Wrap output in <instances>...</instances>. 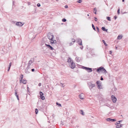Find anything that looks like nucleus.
<instances>
[{
    "mask_svg": "<svg viewBox=\"0 0 128 128\" xmlns=\"http://www.w3.org/2000/svg\"><path fill=\"white\" fill-rule=\"evenodd\" d=\"M48 37L50 40L51 44H55L56 43V40H53L54 38L53 35H51L50 33L48 34Z\"/></svg>",
    "mask_w": 128,
    "mask_h": 128,
    "instance_id": "nucleus-1",
    "label": "nucleus"
},
{
    "mask_svg": "<svg viewBox=\"0 0 128 128\" xmlns=\"http://www.w3.org/2000/svg\"><path fill=\"white\" fill-rule=\"evenodd\" d=\"M96 71L98 72L100 71H104V73L105 74L107 73V72L106 70L102 66H101L98 68L96 70Z\"/></svg>",
    "mask_w": 128,
    "mask_h": 128,
    "instance_id": "nucleus-2",
    "label": "nucleus"
},
{
    "mask_svg": "<svg viewBox=\"0 0 128 128\" xmlns=\"http://www.w3.org/2000/svg\"><path fill=\"white\" fill-rule=\"evenodd\" d=\"M82 68L84 69L85 70L87 71L88 72H92V69L91 68L83 66L82 67Z\"/></svg>",
    "mask_w": 128,
    "mask_h": 128,
    "instance_id": "nucleus-3",
    "label": "nucleus"
},
{
    "mask_svg": "<svg viewBox=\"0 0 128 128\" xmlns=\"http://www.w3.org/2000/svg\"><path fill=\"white\" fill-rule=\"evenodd\" d=\"M106 120L107 121L111 122H116V119H112L110 118H106Z\"/></svg>",
    "mask_w": 128,
    "mask_h": 128,
    "instance_id": "nucleus-4",
    "label": "nucleus"
},
{
    "mask_svg": "<svg viewBox=\"0 0 128 128\" xmlns=\"http://www.w3.org/2000/svg\"><path fill=\"white\" fill-rule=\"evenodd\" d=\"M30 71V67H28V66L25 70V72L26 74L29 73Z\"/></svg>",
    "mask_w": 128,
    "mask_h": 128,
    "instance_id": "nucleus-5",
    "label": "nucleus"
},
{
    "mask_svg": "<svg viewBox=\"0 0 128 128\" xmlns=\"http://www.w3.org/2000/svg\"><path fill=\"white\" fill-rule=\"evenodd\" d=\"M68 62L70 64V65H69L70 67L72 68V62L71 58H68Z\"/></svg>",
    "mask_w": 128,
    "mask_h": 128,
    "instance_id": "nucleus-6",
    "label": "nucleus"
},
{
    "mask_svg": "<svg viewBox=\"0 0 128 128\" xmlns=\"http://www.w3.org/2000/svg\"><path fill=\"white\" fill-rule=\"evenodd\" d=\"M40 98L42 100H44L45 99V97L43 96L44 94L41 92H40Z\"/></svg>",
    "mask_w": 128,
    "mask_h": 128,
    "instance_id": "nucleus-7",
    "label": "nucleus"
},
{
    "mask_svg": "<svg viewBox=\"0 0 128 128\" xmlns=\"http://www.w3.org/2000/svg\"><path fill=\"white\" fill-rule=\"evenodd\" d=\"M34 59H31L28 62V67H30V65L31 64L34 62Z\"/></svg>",
    "mask_w": 128,
    "mask_h": 128,
    "instance_id": "nucleus-8",
    "label": "nucleus"
},
{
    "mask_svg": "<svg viewBox=\"0 0 128 128\" xmlns=\"http://www.w3.org/2000/svg\"><path fill=\"white\" fill-rule=\"evenodd\" d=\"M112 100L114 103H115L116 100V97L113 95H112L111 96Z\"/></svg>",
    "mask_w": 128,
    "mask_h": 128,
    "instance_id": "nucleus-9",
    "label": "nucleus"
},
{
    "mask_svg": "<svg viewBox=\"0 0 128 128\" xmlns=\"http://www.w3.org/2000/svg\"><path fill=\"white\" fill-rule=\"evenodd\" d=\"M77 42L80 45L82 46V41L80 38H78L77 39Z\"/></svg>",
    "mask_w": 128,
    "mask_h": 128,
    "instance_id": "nucleus-10",
    "label": "nucleus"
},
{
    "mask_svg": "<svg viewBox=\"0 0 128 128\" xmlns=\"http://www.w3.org/2000/svg\"><path fill=\"white\" fill-rule=\"evenodd\" d=\"M95 86V85L94 84H91L90 85H89V87L90 89L91 90Z\"/></svg>",
    "mask_w": 128,
    "mask_h": 128,
    "instance_id": "nucleus-11",
    "label": "nucleus"
},
{
    "mask_svg": "<svg viewBox=\"0 0 128 128\" xmlns=\"http://www.w3.org/2000/svg\"><path fill=\"white\" fill-rule=\"evenodd\" d=\"M16 25L18 26H21L23 25V24H22L21 22H18L16 23Z\"/></svg>",
    "mask_w": 128,
    "mask_h": 128,
    "instance_id": "nucleus-12",
    "label": "nucleus"
},
{
    "mask_svg": "<svg viewBox=\"0 0 128 128\" xmlns=\"http://www.w3.org/2000/svg\"><path fill=\"white\" fill-rule=\"evenodd\" d=\"M79 97L81 99H83L84 98V94L83 93H82L79 95Z\"/></svg>",
    "mask_w": 128,
    "mask_h": 128,
    "instance_id": "nucleus-13",
    "label": "nucleus"
},
{
    "mask_svg": "<svg viewBox=\"0 0 128 128\" xmlns=\"http://www.w3.org/2000/svg\"><path fill=\"white\" fill-rule=\"evenodd\" d=\"M102 29L103 31H106V32H107L108 30V29H106L104 27H102Z\"/></svg>",
    "mask_w": 128,
    "mask_h": 128,
    "instance_id": "nucleus-14",
    "label": "nucleus"
},
{
    "mask_svg": "<svg viewBox=\"0 0 128 128\" xmlns=\"http://www.w3.org/2000/svg\"><path fill=\"white\" fill-rule=\"evenodd\" d=\"M21 81L24 84H26L27 82V81L26 80H23Z\"/></svg>",
    "mask_w": 128,
    "mask_h": 128,
    "instance_id": "nucleus-15",
    "label": "nucleus"
},
{
    "mask_svg": "<svg viewBox=\"0 0 128 128\" xmlns=\"http://www.w3.org/2000/svg\"><path fill=\"white\" fill-rule=\"evenodd\" d=\"M15 96H16V97H17V99L19 100V98L18 97V95L17 94V92H16V91H15Z\"/></svg>",
    "mask_w": 128,
    "mask_h": 128,
    "instance_id": "nucleus-16",
    "label": "nucleus"
},
{
    "mask_svg": "<svg viewBox=\"0 0 128 128\" xmlns=\"http://www.w3.org/2000/svg\"><path fill=\"white\" fill-rule=\"evenodd\" d=\"M98 88L99 89H101L102 88V87L100 84L98 85Z\"/></svg>",
    "mask_w": 128,
    "mask_h": 128,
    "instance_id": "nucleus-17",
    "label": "nucleus"
},
{
    "mask_svg": "<svg viewBox=\"0 0 128 128\" xmlns=\"http://www.w3.org/2000/svg\"><path fill=\"white\" fill-rule=\"evenodd\" d=\"M122 36H118L117 38L119 40H120L122 38Z\"/></svg>",
    "mask_w": 128,
    "mask_h": 128,
    "instance_id": "nucleus-18",
    "label": "nucleus"
},
{
    "mask_svg": "<svg viewBox=\"0 0 128 128\" xmlns=\"http://www.w3.org/2000/svg\"><path fill=\"white\" fill-rule=\"evenodd\" d=\"M94 13L96 14V8H94Z\"/></svg>",
    "mask_w": 128,
    "mask_h": 128,
    "instance_id": "nucleus-19",
    "label": "nucleus"
},
{
    "mask_svg": "<svg viewBox=\"0 0 128 128\" xmlns=\"http://www.w3.org/2000/svg\"><path fill=\"white\" fill-rule=\"evenodd\" d=\"M102 42L104 43V44L105 45V46H108V44L106 43L105 42V41L104 40H102Z\"/></svg>",
    "mask_w": 128,
    "mask_h": 128,
    "instance_id": "nucleus-20",
    "label": "nucleus"
},
{
    "mask_svg": "<svg viewBox=\"0 0 128 128\" xmlns=\"http://www.w3.org/2000/svg\"><path fill=\"white\" fill-rule=\"evenodd\" d=\"M92 28H93V29L95 31H96V29L95 28V27L94 26V25L93 24H92Z\"/></svg>",
    "mask_w": 128,
    "mask_h": 128,
    "instance_id": "nucleus-21",
    "label": "nucleus"
},
{
    "mask_svg": "<svg viewBox=\"0 0 128 128\" xmlns=\"http://www.w3.org/2000/svg\"><path fill=\"white\" fill-rule=\"evenodd\" d=\"M106 19L109 21H111L110 18L109 16H107L106 17Z\"/></svg>",
    "mask_w": 128,
    "mask_h": 128,
    "instance_id": "nucleus-22",
    "label": "nucleus"
},
{
    "mask_svg": "<svg viewBox=\"0 0 128 128\" xmlns=\"http://www.w3.org/2000/svg\"><path fill=\"white\" fill-rule=\"evenodd\" d=\"M79 58L78 57H76V58L75 60L77 62H80V60L78 59Z\"/></svg>",
    "mask_w": 128,
    "mask_h": 128,
    "instance_id": "nucleus-23",
    "label": "nucleus"
},
{
    "mask_svg": "<svg viewBox=\"0 0 128 128\" xmlns=\"http://www.w3.org/2000/svg\"><path fill=\"white\" fill-rule=\"evenodd\" d=\"M75 67V64L74 63L72 62V69L74 68Z\"/></svg>",
    "mask_w": 128,
    "mask_h": 128,
    "instance_id": "nucleus-24",
    "label": "nucleus"
},
{
    "mask_svg": "<svg viewBox=\"0 0 128 128\" xmlns=\"http://www.w3.org/2000/svg\"><path fill=\"white\" fill-rule=\"evenodd\" d=\"M56 104L57 105H58V106L59 107H60L62 106L61 104H59L57 102L56 103Z\"/></svg>",
    "mask_w": 128,
    "mask_h": 128,
    "instance_id": "nucleus-25",
    "label": "nucleus"
},
{
    "mask_svg": "<svg viewBox=\"0 0 128 128\" xmlns=\"http://www.w3.org/2000/svg\"><path fill=\"white\" fill-rule=\"evenodd\" d=\"M11 66V62H10L9 64V66L8 67V71H9V70L10 69V68Z\"/></svg>",
    "mask_w": 128,
    "mask_h": 128,
    "instance_id": "nucleus-26",
    "label": "nucleus"
},
{
    "mask_svg": "<svg viewBox=\"0 0 128 128\" xmlns=\"http://www.w3.org/2000/svg\"><path fill=\"white\" fill-rule=\"evenodd\" d=\"M21 75L22 76L20 77V78H21V79L20 80V82H21V81L22 80V79L23 78V75L22 74Z\"/></svg>",
    "mask_w": 128,
    "mask_h": 128,
    "instance_id": "nucleus-27",
    "label": "nucleus"
},
{
    "mask_svg": "<svg viewBox=\"0 0 128 128\" xmlns=\"http://www.w3.org/2000/svg\"><path fill=\"white\" fill-rule=\"evenodd\" d=\"M120 8H119L117 10V13L118 14H120Z\"/></svg>",
    "mask_w": 128,
    "mask_h": 128,
    "instance_id": "nucleus-28",
    "label": "nucleus"
},
{
    "mask_svg": "<svg viewBox=\"0 0 128 128\" xmlns=\"http://www.w3.org/2000/svg\"><path fill=\"white\" fill-rule=\"evenodd\" d=\"M82 2V0H79L77 1V2L79 3H81Z\"/></svg>",
    "mask_w": 128,
    "mask_h": 128,
    "instance_id": "nucleus-29",
    "label": "nucleus"
},
{
    "mask_svg": "<svg viewBox=\"0 0 128 128\" xmlns=\"http://www.w3.org/2000/svg\"><path fill=\"white\" fill-rule=\"evenodd\" d=\"M120 125L118 124L117 125H116V128H120Z\"/></svg>",
    "mask_w": 128,
    "mask_h": 128,
    "instance_id": "nucleus-30",
    "label": "nucleus"
},
{
    "mask_svg": "<svg viewBox=\"0 0 128 128\" xmlns=\"http://www.w3.org/2000/svg\"><path fill=\"white\" fill-rule=\"evenodd\" d=\"M119 124H120L119 123L118 121H117L115 123V124L116 125H117Z\"/></svg>",
    "mask_w": 128,
    "mask_h": 128,
    "instance_id": "nucleus-31",
    "label": "nucleus"
},
{
    "mask_svg": "<svg viewBox=\"0 0 128 128\" xmlns=\"http://www.w3.org/2000/svg\"><path fill=\"white\" fill-rule=\"evenodd\" d=\"M100 81H97L96 82V83L98 85L100 84Z\"/></svg>",
    "mask_w": 128,
    "mask_h": 128,
    "instance_id": "nucleus-32",
    "label": "nucleus"
},
{
    "mask_svg": "<svg viewBox=\"0 0 128 128\" xmlns=\"http://www.w3.org/2000/svg\"><path fill=\"white\" fill-rule=\"evenodd\" d=\"M48 48L50 49L51 50H53L54 49L51 46H50L49 47H48Z\"/></svg>",
    "mask_w": 128,
    "mask_h": 128,
    "instance_id": "nucleus-33",
    "label": "nucleus"
},
{
    "mask_svg": "<svg viewBox=\"0 0 128 128\" xmlns=\"http://www.w3.org/2000/svg\"><path fill=\"white\" fill-rule=\"evenodd\" d=\"M62 21H63V22H65L66 21V20L65 18H63V19H62Z\"/></svg>",
    "mask_w": 128,
    "mask_h": 128,
    "instance_id": "nucleus-34",
    "label": "nucleus"
},
{
    "mask_svg": "<svg viewBox=\"0 0 128 128\" xmlns=\"http://www.w3.org/2000/svg\"><path fill=\"white\" fill-rule=\"evenodd\" d=\"M96 28L97 29L98 32H99V28L98 26H96Z\"/></svg>",
    "mask_w": 128,
    "mask_h": 128,
    "instance_id": "nucleus-35",
    "label": "nucleus"
},
{
    "mask_svg": "<svg viewBox=\"0 0 128 128\" xmlns=\"http://www.w3.org/2000/svg\"><path fill=\"white\" fill-rule=\"evenodd\" d=\"M37 6L38 7H39L40 6V4L38 3L37 4Z\"/></svg>",
    "mask_w": 128,
    "mask_h": 128,
    "instance_id": "nucleus-36",
    "label": "nucleus"
},
{
    "mask_svg": "<svg viewBox=\"0 0 128 128\" xmlns=\"http://www.w3.org/2000/svg\"><path fill=\"white\" fill-rule=\"evenodd\" d=\"M38 110L37 108H36L35 109V112H38Z\"/></svg>",
    "mask_w": 128,
    "mask_h": 128,
    "instance_id": "nucleus-37",
    "label": "nucleus"
},
{
    "mask_svg": "<svg viewBox=\"0 0 128 128\" xmlns=\"http://www.w3.org/2000/svg\"><path fill=\"white\" fill-rule=\"evenodd\" d=\"M45 44L47 46H48V48L50 46V45L47 44Z\"/></svg>",
    "mask_w": 128,
    "mask_h": 128,
    "instance_id": "nucleus-38",
    "label": "nucleus"
},
{
    "mask_svg": "<svg viewBox=\"0 0 128 128\" xmlns=\"http://www.w3.org/2000/svg\"><path fill=\"white\" fill-rule=\"evenodd\" d=\"M94 18H95V20L96 21H97L98 20V19L97 18H96V17H94Z\"/></svg>",
    "mask_w": 128,
    "mask_h": 128,
    "instance_id": "nucleus-39",
    "label": "nucleus"
},
{
    "mask_svg": "<svg viewBox=\"0 0 128 128\" xmlns=\"http://www.w3.org/2000/svg\"><path fill=\"white\" fill-rule=\"evenodd\" d=\"M81 114L83 116L84 115V112H81Z\"/></svg>",
    "mask_w": 128,
    "mask_h": 128,
    "instance_id": "nucleus-40",
    "label": "nucleus"
},
{
    "mask_svg": "<svg viewBox=\"0 0 128 128\" xmlns=\"http://www.w3.org/2000/svg\"><path fill=\"white\" fill-rule=\"evenodd\" d=\"M117 18V17L116 16H115L114 17V18L115 20H116Z\"/></svg>",
    "mask_w": 128,
    "mask_h": 128,
    "instance_id": "nucleus-41",
    "label": "nucleus"
},
{
    "mask_svg": "<svg viewBox=\"0 0 128 128\" xmlns=\"http://www.w3.org/2000/svg\"><path fill=\"white\" fill-rule=\"evenodd\" d=\"M123 124H120V128L122 127V126L123 125Z\"/></svg>",
    "mask_w": 128,
    "mask_h": 128,
    "instance_id": "nucleus-42",
    "label": "nucleus"
},
{
    "mask_svg": "<svg viewBox=\"0 0 128 128\" xmlns=\"http://www.w3.org/2000/svg\"><path fill=\"white\" fill-rule=\"evenodd\" d=\"M41 84L40 83L38 84V86H41Z\"/></svg>",
    "mask_w": 128,
    "mask_h": 128,
    "instance_id": "nucleus-43",
    "label": "nucleus"
},
{
    "mask_svg": "<svg viewBox=\"0 0 128 128\" xmlns=\"http://www.w3.org/2000/svg\"><path fill=\"white\" fill-rule=\"evenodd\" d=\"M122 120H120L118 121L119 123L120 124V122H122Z\"/></svg>",
    "mask_w": 128,
    "mask_h": 128,
    "instance_id": "nucleus-44",
    "label": "nucleus"
},
{
    "mask_svg": "<svg viewBox=\"0 0 128 128\" xmlns=\"http://www.w3.org/2000/svg\"><path fill=\"white\" fill-rule=\"evenodd\" d=\"M100 80H103V78H102V76H101V78H100Z\"/></svg>",
    "mask_w": 128,
    "mask_h": 128,
    "instance_id": "nucleus-45",
    "label": "nucleus"
},
{
    "mask_svg": "<svg viewBox=\"0 0 128 128\" xmlns=\"http://www.w3.org/2000/svg\"><path fill=\"white\" fill-rule=\"evenodd\" d=\"M61 84V86L62 87H64V84Z\"/></svg>",
    "mask_w": 128,
    "mask_h": 128,
    "instance_id": "nucleus-46",
    "label": "nucleus"
},
{
    "mask_svg": "<svg viewBox=\"0 0 128 128\" xmlns=\"http://www.w3.org/2000/svg\"><path fill=\"white\" fill-rule=\"evenodd\" d=\"M31 70L32 72H33L34 71V69H32Z\"/></svg>",
    "mask_w": 128,
    "mask_h": 128,
    "instance_id": "nucleus-47",
    "label": "nucleus"
},
{
    "mask_svg": "<svg viewBox=\"0 0 128 128\" xmlns=\"http://www.w3.org/2000/svg\"><path fill=\"white\" fill-rule=\"evenodd\" d=\"M64 7H65V8H67L68 7V6H67V5H66V6H65Z\"/></svg>",
    "mask_w": 128,
    "mask_h": 128,
    "instance_id": "nucleus-48",
    "label": "nucleus"
},
{
    "mask_svg": "<svg viewBox=\"0 0 128 128\" xmlns=\"http://www.w3.org/2000/svg\"><path fill=\"white\" fill-rule=\"evenodd\" d=\"M75 42V40L74 39H72V42Z\"/></svg>",
    "mask_w": 128,
    "mask_h": 128,
    "instance_id": "nucleus-49",
    "label": "nucleus"
},
{
    "mask_svg": "<svg viewBox=\"0 0 128 128\" xmlns=\"http://www.w3.org/2000/svg\"><path fill=\"white\" fill-rule=\"evenodd\" d=\"M73 54H74V55L75 56H76V54L75 53H74Z\"/></svg>",
    "mask_w": 128,
    "mask_h": 128,
    "instance_id": "nucleus-50",
    "label": "nucleus"
},
{
    "mask_svg": "<svg viewBox=\"0 0 128 128\" xmlns=\"http://www.w3.org/2000/svg\"><path fill=\"white\" fill-rule=\"evenodd\" d=\"M83 48V46H82L80 47V48L82 49Z\"/></svg>",
    "mask_w": 128,
    "mask_h": 128,
    "instance_id": "nucleus-51",
    "label": "nucleus"
},
{
    "mask_svg": "<svg viewBox=\"0 0 128 128\" xmlns=\"http://www.w3.org/2000/svg\"><path fill=\"white\" fill-rule=\"evenodd\" d=\"M112 53V52L111 51H109V54H111Z\"/></svg>",
    "mask_w": 128,
    "mask_h": 128,
    "instance_id": "nucleus-52",
    "label": "nucleus"
},
{
    "mask_svg": "<svg viewBox=\"0 0 128 128\" xmlns=\"http://www.w3.org/2000/svg\"><path fill=\"white\" fill-rule=\"evenodd\" d=\"M80 112H83V110H80Z\"/></svg>",
    "mask_w": 128,
    "mask_h": 128,
    "instance_id": "nucleus-53",
    "label": "nucleus"
},
{
    "mask_svg": "<svg viewBox=\"0 0 128 128\" xmlns=\"http://www.w3.org/2000/svg\"><path fill=\"white\" fill-rule=\"evenodd\" d=\"M27 90L28 91H29V88L28 87H27Z\"/></svg>",
    "mask_w": 128,
    "mask_h": 128,
    "instance_id": "nucleus-54",
    "label": "nucleus"
},
{
    "mask_svg": "<svg viewBox=\"0 0 128 128\" xmlns=\"http://www.w3.org/2000/svg\"><path fill=\"white\" fill-rule=\"evenodd\" d=\"M115 48L116 50H117L118 49V47L117 46H115Z\"/></svg>",
    "mask_w": 128,
    "mask_h": 128,
    "instance_id": "nucleus-55",
    "label": "nucleus"
},
{
    "mask_svg": "<svg viewBox=\"0 0 128 128\" xmlns=\"http://www.w3.org/2000/svg\"><path fill=\"white\" fill-rule=\"evenodd\" d=\"M36 114H38V112H35Z\"/></svg>",
    "mask_w": 128,
    "mask_h": 128,
    "instance_id": "nucleus-56",
    "label": "nucleus"
},
{
    "mask_svg": "<svg viewBox=\"0 0 128 128\" xmlns=\"http://www.w3.org/2000/svg\"><path fill=\"white\" fill-rule=\"evenodd\" d=\"M122 2H124V0H122Z\"/></svg>",
    "mask_w": 128,
    "mask_h": 128,
    "instance_id": "nucleus-57",
    "label": "nucleus"
},
{
    "mask_svg": "<svg viewBox=\"0 0 128 128\" xmlns=\"http://www.w3.org/2000/svg\"><path fill=\"white\" fill-rule=\"evenodd\" d=\"M48 122H49V123H50V120L48 121Z\"/></svg>",
    "mask_w": 128,
    "mask_h": 128,
    "instance_id": "nucleus-58",
    "label": "nucleus"
},
{
    "mask_svg": "<svg viewBox=\"0 0 128 128\" xmlns=\"http://www.w3.org/2000/svg\"><path fill=\"white\" fill-rule=\"evenodd\" d=\"M56 1H58V0H56Z\"/></svg>",
    "mask_w": 128,
    "mask_h": 128,
    "instance_id": "nucleus-59",
    "label": "nucleus"
},
{
    "mask_svg": "<svg viewBox=\"0 0 128 128\" xmlns=\"http://www.w3.org/2000/svg\"><path fill=\"white\" fill-rule=\"evenodd\" d=\"M87 16H89V14H88Z\"/></svg>",
    "mask_w": 128,
    "mask_h": 128,
    "instance_id": "nucleus-60",
    "label": "nucleus"
},
{
    "mask_svg": "<svg viewBox=\"0 0 128 128\" xmlns=\"http://www.w3.org/2000/svg\"><path fill=\"white\" fill-rule=\"evenodd\" d=\"M110 113H111L110 112H109V114H110Z\"/></svg>",
    "mask_w": 128,
    "mask_h": 128,
    "instance_id": "nucleus-61",
    "label": "nucleus"
}]
</instances>
